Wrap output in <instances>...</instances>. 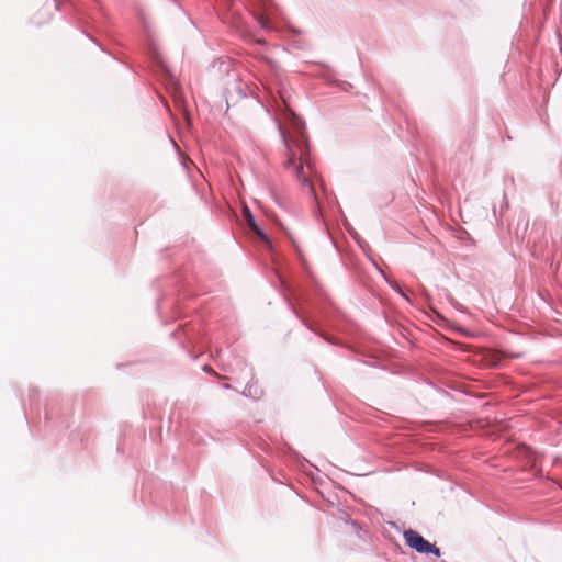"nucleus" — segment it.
Here are the masks:
<instances>
[{"label": "nucleus", "mask_w": 562, "mask_h": 562, "mask_svg": "<svg viewBox=\"0 0 562 562\" xmlns=\"http://www.w3.org/2000/svg\"><path fill=\"white\" fill-rule=\"evenodd\" d=\"M203 369L204 371L212 372V369L209 366H205Z\"/></svg>", "instance_id": "12"}, {"label": "nucleus", "mask_w": 562, "mask_h": 562, "mask_svg": "<svg viewBox=\"0 0 562 562\" xmlns=\"http://www.w3.org/2000/svg\"><path fill=\"white\" fill-rule=\"evenodd\" d=\"M256 43L260 44V45H265L266 44V41L263 38H257L256 40Z\"/></svg>", "instance_id": "10"}, {"label": "nucleus", "mask_w": 562, "mask_h": 562, "mask_svg": "<svg viewBox=\"0 0 562 562\" xmlns=\"http://www.w3.org/2000/svg\"><path fill=\"white\" fill-rule=\"evenodd\" d=\"M403 538L406 544L414 549L416 552L422 554H434L436 557L441 555L440 549L435 544L426 540L420 533L415 530L408 529L403 533Z\"/></svg>", "instance_id": "2"}, {"label": "nucleus", "mask_w": 562, "mask_h": 562, "mask_svg": "<svg viewBox=\"0 0 562 562\" xmlns=\"http://www.w3.org/2000/svg\"><path fill=\"white\" fill-rule=\"evenodd\" d=\"M400 295H401L404 300H406L407 302H409V297H408L404 292H402Z\"/></svg>", "instance_id": "11"}, {"label": "nucleus", "mask_w": 562, "mask_h": 562, "mask_svg": "<svg viewBox=\"0 0 562 562\" xmlns=\"http://www.w3.org/2000/svg\"><path fill=\"white\" fill-rule=\"evenodd\" d=\"M348 231H349V232H350V234H352V235H353V237L358 240V238H357V233H356L355 228H352V227H349V226H348Z\"/></svg>", "instance_id": "9"}, {"label": "nucleus", "mask_w": 562, "mask_h": 562, "mask_svg": "<svg viewBox=\"0 0 562 562\" xmlns=\"http://www.w3.org/2000/svg\"><path fill=\"white\" fill-rule=\"evenodd\" d=\"M249 228L261 239L263 240L265 243L269 244V238L267 236V234L261 229V227L257 224V222L255 223V225H250Z\"/></svg>", "instance_id": "5"}, {"label": "nucleus", "mask_w": 562, "mask_h": 562, "mask_svg": "<svg viewBox=\"0 0 562 562\" xmlns=\"http://www.w3.org/2000/svg\"><path fill=\"white\" fill-rule=\"evenodd\" d=\"M259 389L256 384H250L248 383L243 392V394L245 396H249V397H258L259 395Z\"/></svg>", "instance_id": "7"}, {"label": "nucleus", "mask_w": 562, "mask_h": 562, "mask_svg": "<svg viewBox=\"0 0 562 562\" xmlns=\"http://www.w3.org/2000/svg\"><path fill=\"white\" fill-rule=\"evenodd\" d=\"M243 217H244L246 224L248 225V227L250 225H252V224L255 225L256 218H255L252 212L250 211V209L247 205H245L243 207Z\"/></svg>", "instance_id": "4"}, {"label": "nucleus", "mask_w": 562, "mask_h": 562, "mask_svg": "<svg viewBox=\"0 0 562 562\" xmlns=\"http://www.w3.org/2000/svg\"><path fill=\"white\" fill-rule=\"evenodd\" d=\"M291 116L293 134L290 138H288L282 125L279 122L277 123V127L279 130L288 156L284 162V167L294 171L297 181L302 187L307 188L310 194L313 196L316 205L318 206L315 188L308 177L304 173V165L311 169V165L307 159L310 148L305 134V127L300 117L293 113Z\"/></svg>", "instance_id": "1"}, {"label": "nucleus", "mask_w": 562, "mask_h": 562, "mask_svg": "<svg viewBox=\"0 0 562 562\" xmlns=\"http://www.w3.org/2000/svg\"><path fill=\"white\" fill-rule=\"evenodd\" d=\"M386 281L390 283V285H391V286H392V288H393V289H394L398 294H401L402 292H404V291L402 290V288H401L398 284H396V283H394V284H393V283H392L391 281H389V280H386Z\"/></svg>", "instance_id": "8"}, {"label": "nucleus", "mask_w": 562, "mask_h": 562, "mask_svg": "<svg viewBox=\"0 0 562 562\" xmlns=\"http://www.w3.org/2000/svg\"><path fill=\"white\" fill-rule=\"evenodd\" d=\"M249 228L261 239L263 240L265 243L269 244V238L267 236V234L261 229V227L257 224V222L255 223V225H250Z\"/></svg>", "instance_id": "6"}, {"label": "nucleus", "mask_w": 562, "mask_h": 562, "mask_svg": "<svg viewBox=\"0 0 562 562\" xmlns=\"http://www.w3.org/2000/svg\"><path fill=\"white\" fill-rule=\"evenodd\" d=\"M273 12L263 3L262 12L257 13L255 19L262 30L273 31L272 24Z\"/></svg>", "instance_id": "3"}]
</instances>
